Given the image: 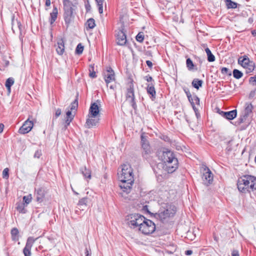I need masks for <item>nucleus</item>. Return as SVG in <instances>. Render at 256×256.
Here are the masks:
<instances>
[{
  "instance_id": "obj_12",
  "label": "nucleus",
  "mask_w": 256,
  "mask_h": 256,
  "mask_svg": "<svg viewBox=\"0 0 256 256\" xmlns=\"http://www.w3.org/2000/svg\"><path fill=\"white\" fill-rule=\"evenodd\" d=\"M187 96L188 98L189 102H190L191 105L196 113V115L198 117L199 114L198 112V108L196 106H200V99L196 96H194L192 97L190 94H187Z\"/></svg>"
},
{
  "instance_id": "obj_33",
  "label": "nucleus",
  "mask_w": 256,
  "mask_h": 256,
  "mask_svg": "<svg viewBox=\"0 0 256 256\" xmlns=\"http://www.w3.org/2000/svg\"><path fill=\"white\" fill-rule=\"evenodd\" d=\"M226 3L228 8H235L237 7V4L231 0H226Z\"/></svg>"
},
{
  "instance_id": "obj_60",
  "label": "nucleus",
  "mask_w": 256,
  "mask_h": 256,
  "mask_svg": "<svg viewBox=\"0 0 256 256\" xmlns=\"http://www.w3.org/2000/svg\"><path fill=\"white\" fill-rule=\"evenodd\" d=\"M144 208H147V206H146Z\"/></svg>"
},
{
  "instance_id": "obj_54",
  "label": "nucleus",
  "mask_w": 256,
  "mask_h": 256,
  "mask_svg": "<svg viewBox=\"0 0 256 256\" xmlns=\"http://www.w3.org/2000/svg\"><path fill=\"white\" fill-rule=\"evenodd\" d=\"M4 128V125L2 124H0V133H1L3 131Z\"/></svg>"
},
{
  "instance_id": "obj_38",
  "label": "nucleus",
  "mask_w": 256,
  "mask_h": 256,
  "mask_svg": "<svg viewBox=\"0 0 256 256\" xmlns=\"http://www.w3.org/2000/svg\"><path fill=\"white\" fill-rule=\"evenodd\" d=\"M24 204H19L17 207H16V210L20 212H21V213H24V214L26 212L25 208H24Z\"/></svg>"
},
{
  "instance_id": "obj_23",
  "label": "nucleus",
  "mask_w": 256,
  "mask_h": 256,
  "mask_svg": "<svg viewBox=\"0 0 256 256\" xmlns=\"http://www.w3.org/2000/svg\"><path fill=\"white\" fill-rule=\"evenodd\" d=\"M147 93L150 95V98L154 100L156 98V92L152 84H148L146 87Z\"/></svg>"
},
{
  "instance_id": "obj_41",
  "label": "nucleus",
  "mask_w": 256,
  "mask_h": 256,
  "mask_svg": "<svg viewBox=\"0 0 256 256\" xmlns=\"http://www.w3.org/2000/svg\"><path fill=\"white\" fill-rule=\"evenodd\" d=\"M144 39V34L142 32H139L136 36V40L138 42H143Z\"/></svg>"
},
{
  "instance_id": "obj_5",
  "label": "nucleus",
  "mask_w": 256,
  "mask_h": 256,
  "mask_svg": "<svg viewBox=\"0 0 256 256\" xmlns=\"http://www.w3.org/2000/svg\"><path fill=\"white\" fill-rule=\"evenodd\" d=\"M144 219V216L139 214H132L126 216V220L130 228L138 230Z\"/></svg>"
},
{
  "instance_id": "obj_42",
  "label": "nucleus",
  "mask_w": 256,
  "mask_h": 256,
  "mask_svg": "<svg viewBox=\"0 0 256 256\" xmlns=\"http://www.w3.org/2000/svg\"><path fill=\"white\" fill-rule=\"evenodd\" d=\"M8 168H6L2 172V176L4 178H8Z\"/></svg>"
},
{
  "instance_id": "obj_2",
  "label": "nucleus",
  "mask_w": 256,
  "mask_h": 256,
  "mask_svg": "<svg viewBox=\"0 0 256 256\" xmlns=\"http://www.w3.org/2000/svg\"><path fill=\"white\" fill-rule=\"evenodd\" d=\"M237 188L242 193L256 192V177L248 174L242 176L237 180Z\"/></svg>"
},
{
  "instance_id": "obj_48",
  "label": "nucleus",
  "mask_w": 256,
  "mask_h": 256,
  "mask_svg": "<svg viewBox=\"0 0 256 256\" xmlns=\"http://www.w3.org/2000/svg\"><path fill=\"white\" fill-rule=\"evenodd\" d=\"M232 256H239L238 251L237 250H234L232 254Z\"/></svg>"
},
{
  "instance_id": "obj_57",
  "label": "nucleus",
  "mask_w": 256,
  "mask_h": 256,
  "mask_svg": "<svg viewBox=\"0 0 256 256\" xmlns=\"http://www.w3.org/2000/svg\"><path fill=\"white\" fill-rule=\"evenodd\" d=\"M252 34L253 36H256V30H254L252 32Z\"/></svg>"
},
{
  "instance_id": "obj_56",
  "label": "nucleus",
  "mask_w": 256,
  "mask_h": 256,
  "mask_svg": "<svg viewBox=\"0 0 256 256\" xmlns=\"http://www.w3.org/2000/svg\"><path fill=\"white\" fill-rule=\"evenodd\" d=\"M248 22L251 24L253 22V18H250L248 20Z\"/></svg>"
},
{
  "instance_id": "obj_50",
  "label": "nucleus",
  "mask_w": 256,
  "mask_h": 256,
  "mask_svg": "<svg viewBox=\"0 0 256 256\" xmlns=\"http://www.w3.org/2000/svg\"><path fill=\"white\" fill-rule=\"evenodd\" d=\"M144 78L148 82H152L153 80L152 77L150 76H146Z\"/></svg>"
},
{
  "instance_id": "obj_46",
  "label": "nucleus",
  "mask_w": 256,
  "mask_h": 256,
  "mask_svg": "<svg viewBox=\"0 0 256 256\" xmlns=\"http://www.w3.org/2000/svg\"><path fill=\"white\" fill-rule=\"evenodd\" d=\"M85 254L86 256H91V250L90 248H86Z\"/></svg>"
},
{
  "instance_id": "obj_29",
  "label": "nucleus",
  "mask_w": 256,
  "mask_h": 256,
  "mask_svg": "<svg viewBox=\"0 0 256 256\" xmlns=\"http://www.w3.org/2000/svg\"><path fill=\"white\" fill-rule=\"evenodd\" d=\"M202 80L195 78L192 82V85L194 88L198 90L200 87L202 86Z\"/></svg>"
},
{
  "instance_id": "obj_3",
  "label": "nucleus",
  "mask_w": 256,
  "mask_h": 256,
  "mask_svg": "<svg viewBox=\"0 0 256 256\" xmlns=\"http://www.w3.org/2000/svg\"><path fill=\"white\" fill-rule=\"evenodd\" d=\"M162 160L164 164V168L168 173L174 172L178 168V160L171 150L163 152Z\"/></svg>"
},
{
  "instance_id": "obj_44",
  "label": "nucleus",
  "mask_w": 256,
  "mask_h": 256,
  "mask_svg": "<svg viewBox=\"0 0 256 256\" xmlns=\"http://www.w3.org/2000/svg\"><path fill=\"white\" fill-rule=\"evenodd\" d=\"M250 82L254 86H256V75L254 76L250 77Z\"/></svg>"
},
{
  "instance_id": "obj_49",
  "label": "nucleus",
  "mask_w": 256,
  "mask_h": 256,
  "mask_svg": "<svg viewBox=\"0 0 256 256\" xmlns=\"http://www.w3.org/2000/svg\"><path fill=\"white\" fill-rule=\"evenodd\" d=\"M61 114V110L60 109V108H58V110H56V118H58V116H59Z\"/></svg>"
},
{
  "instance_id": "obj_40",
  "label": "nucleus",
  "mask_w": 256,
  "mask_h": 256,
  "mask_svg": "<svg viewBox=\"0 0 256 256\" xmlns=\"http://www.w3.org/2000/svg\"><path fill=\"white\" fill-rule=\"evenodd\" d=\"M32 196L31 194H29L27 196H24L23 197V200L26 204H30L32 201Z\"/></svg>"
},
{
  "instance_id": "obj_15",
  "label": "nucleus",
  "mask_w": 256,
  "mask_h": 256,
  "mask_svg": "<svg viewBox=\"0 0 256 256\" xmlns=\"http://www.w3.org/2000/svg\"><path fill=\"white\" fill-rule=\"evenodd\" d=\"M34 126L32 121L28 119L22 124V126L19 129L18 132L22 134H25L28 133L31 130Z\"/></svg>"
},
{
  "instance_id": "obj_14",
  "label": "nucleus",
  "mask_w": 256,
  "mask_h": 256,
  "mask_svg": "<svg viewBox=\"0 0 256 256\" xmlns=\"http://www.w3.org/2000/svg\"><path fill=\"white\" fill-rule=\"evenodd\" d=\"M244 106H245V108H244V114L242 116H241L240 118V122H244L246 120V118L248 116H250V115L252 113L253 106L252 104L249 103V102H246Z\"/></svg>"
},
{
  "instance_id": "obj_21",
  "label": "nucleus",
  "mask_w": 256,
  "mask_h": 256,
  "mask_svg": "<svg viewBox=\"0 0 256 256\" xmlns=\"http://www.w3.org/2000/svg\"><path fill=\"white\" fill-rule=\"evenodd\" d=\"M35 191L36 201L40 202H42L45 196L46 192L44 190L41 188L36 190Z\"/></svg>"
},
{
  "instance_id": "obj_53",
  "label": "nucleus",
  "mask_w": 256,
  "mask_h": 256,
  "mask_svg": "<svg viewBox=\"0 0 256 256\" xmlns=\"http://www.w3.org/2000/svg\"><path fill=\"white\" fill-rule=\"evenodd\" d=\"M192 253V251L191 250H188L185 252V254L186 255H190Z\"/></svg>"
},
{
  "instance_id": "obj_45",
  "label": "nucleus",
  "mask_w": 256,
  "mask_h": 256,
  "mask_svg": "<svg viewBox=\"0 0 256 256\" xmlns=\"http://www.w3.org/2000/svg\"><path fill=\"white\" fill-rule=\"evenodd\" d=\"M42 156V152L40 150H36L34 154V158H40Z\"/></svg>"
},
{
  "instance_id": "obj_37",
  "label": "nucleus",
  "mask_w": 256,
  "mask_h": 256,
  "mask_svg": "<svg viewBox=\"0 0 256 256\" xmlns=\"http://www.w3.org/2000/svg\"><path fill=\"white\" fill-rule=\"evenodd\" d=\"M90 74L89 76L90 78H95L96 77V72L94 71V66L90 65L89 68Z\"/></svg>"
},
{
  "instance_id": "obj_47",
  "label": "nucleus",
  "mask_w": 256,
  "mask_h": 256,
  "mask_svg": "<svg viewBox=\"0 0 256 256\" xmlns=\"http://www.w3.org/2000/svg\"><path fill=\"white\" fill-rule=\"evenodd\" d=\"M221 72L224 74H228V69L226 68H222L221 70Z\"/></svg>"
},
{
  "instance_id": "obj_55",
  "label": "nucleus",
  "mask_w": 256,
  "mask_h": 256,
  "mask_svg": "<svg viewBox=\"0 0 256 256\" xmlns=\"http://www.w3.org/2000/svg\"><path fill=\"white\" fill-rule=\"evenodd\" d=\"M16 24H18V28L20 30V26H21V24H20V22H18V20H16Z\"/></svg>"
},
{
  "instance_id": "obj_27",
  "label": "nucleus",
  "mask_w": 256,
  "mask_h": 256,
  "mask_svg": "<svg viewBox=\"0 0 256 256\" xmlns=\"http://www.w3.org/2000/svg\"><path fill=\"white\" fill-rule=\"evenodd\" d=\"M80 170L85 178H87L89 179L91 178V172L90 170L87 169L86 166L82 168Z\"/></svg>"
},
{
  "instance_id": "obj_22",
  "label": "nucleus",
  "mask_w": 256,
  "mask_h": 256,
  "mask_svg": "<svg viewBox=\"0 0 256 256\" xmlns=\"http://www.w3.org/2000/svg\"><path fill=\"white\" fill-rule=\"evenodd\" d=\"M222 116L229 120H232L234 119L237 115V111L236 110H234L230 112H222Z\"/></svg>"
},
{
  "instance_id": "obj_36",
  "label": "nucleus",
  "mask_w": 256,
  "mask_h": 256,
  "mask_svg": "<svg viewBox=\"0 0 256 256\" xmlns=\"http://www.w3.org/2000/svg\"><path fill=\"white\" fill-rule=\"evenodd\" d=\"M233 76L234 78L239 79L242 76L243 74L239 70L234 69L233 70Z\"/></svg>"
},
{
  "instance_id": "obj_16",
  "label": "nucleus",
  "mask_w": 256,
  "mask_h": 256,
  "mask_svg": "<svg viewBox=\"0 0 256 256\" xmlns=\"http://www.w3.org/2000/svg\"><path fill=\"white\" fill-rule=\"evenodd\" d=\"M116 43L120 46L126 45L127 40L126 34L124 30V29L120 30L118 31L116 34Z\"/></svg>"
},
{
  "instance_id": "obj_17",
  "label": "nucleus",
  "mask_w": 256,
  "mask_h": 256,
  "mask_svg": "<svg viewBox=\"0 0 256 256\" xmlns=\"http://www.w3.org/2000/svg\"><path fill=\"white\" fill-rule=\"evenodd\" d=\"M90 117L99 116L100 114V106L97 102L92 103L89 109L88 114Z\"/></svg>"
},
{
  "instance_id": "obj_4",
  "label": "nucleus",
  "mask_w": 256,
  "mask_h": 256,
  "mask_svg": "<svg viewBox=\"0 0 256 256\" xmlns=\"http://www.w3.org/2000/svg\"><path fill=\"white\" fill-rule=\"evenodd\" d=\"M176 212V208L172 204H163L155 217L164 222L168 218L173 216Z\"/></svg>"
},
{
  "instance_id": "obj_18",
  "label": "nucleus",
  "mask_w": 256,
  "mask_h": 256,
  "mask_svg": "<svg viewBox=\"0 0 256 256\" xmlns=\"http://www.w3.org/2000/svg\"><path fill=\"white\" fill-rule=\"evenodd\" d=\"M204 171L205 172L203 174V181L205 184L208 185L211 184L213 180V174L210 170L207 167L204 168Z\"/></svg>"
},
{
  "instance_id": "obj_59",
  "label": "nucleus",
  "mask_w": 256,
  "mask_h": 256,
  "mask_svg": "<svg viewBox=\"0 0 256 256\" xmlns=\"http://www.w3.org/2000/svg\"><path fill=\"white\" fill-rule=\"evenodd\" d=\"M76 194H78V192H76L74 191L73 190H72Z\"/></svg>"
},
{
  "instance_id": "obj_51",
  "label": "nucleus",
  "mask_w": 256,
  "mask_h": 256,
  "mask_svg": "<svg viewBox=\"0 0 256 256\" xmlns=\"http://www.w3.org/2000/svg\"><path fill=\"white\" fill-rule=\"evenodd\" d=\"M146 64H147V66L150 68H152V62H150V60H146Z\"/></svg>"
},
{
  "instance_id": "obj_11",
  "label": "nucleus",
  "mask_w": 256,
  "mask_h": 256,
  "mask_svg": "<svg viewBox=\"0 0 256 256\" xmlns=\"http://www.w3.org/2000/svg\"><path fill=\"white\" fill-rule=\"evenodd\" d=\"M126 100L134 110L136 109V104L135 102L134 84L132 82L128 84L126 94Z\"/></svg>"
},
{
  "instance_id": "obj_39",
  "label": "nucleus",
  "mask_w": 256,
  "mask_h": 256,
  "mask_svg": "<svg viewBox=\"0 0 256 256\" xmlns=\"http://www.w3.org/2000/svg\"><path fill=\"white\" fill-rule=\"evenodd\" d=\"M84 46H82L81 44H78L76 49V53L78 54H82Z\"/></svg>"
},
{
  "instance_id": "obj_20",
  "label": "nucleus",
  "mask_w": 256,
  "mask_h": 256,
  "mask_svg": "<svg viewBox=\"0 0 256 256\" xmlns=\"http://www.w3.org/2000/svg\"><path fill=\"white\" fill-rule=\"evenodd\" d=\"M56 52L59 55H62L64 52V42L63 39L60 38L58 40L55 44Z\"/></svg>"
},
{
  "instance_id": "obj_7",
  "label": "nucleus",
  "mask_w": 256,
  "mask_h": 256,
  "mask_svg": "<svg viewBox=\"0 0 256 256\" xmlns=\"http://www.w3.org/2000/svg\"><path fill=\"white\" fill-rule=\"evenodd\" d=\"M138 230L144 234H149L155 231L156 226L153 222L144 217L143 222L140 224Z\"/></svg>"
},
{
  "instance_id": "obj_30",
  "label": "nucleus",
  "mask_w": 256,
  "mask_h": 256,
  "mask_svg": "<svg viewBox=\"0 0 256 256\" xmlns=\"http://www.w3.org/2000/svg\"><path fill=\"white\" fill-rule=\"evenodd\" d=\"M86 29H92L96 26L95 21L94 19L90 18H89L86 22Z\"/></svg>"
},
{
  "instance_id": "obj_35",
  "label": "nucleus",
  "mask_w": 256,
  "mask_h": 256,
  "mask_svg": "<svg viewBox=\"0 0 256 256\" xmlns=\"http://www.w3.org/2000/svg\"><path fill=\"white\" fill-rule=\"evenodd\" d=\"M186 64L188 69L189 70H192L194 68V64H193L192 61L191 60L190 58H188L186 60Z\"/></svg>"
},
{
  "instance_id": "obj_28",
  "label": "nucleus",
  "mask_w": 256,
  "mask_h": 256,
  "mask_svg": "<svg viewBox=\"0 0 256 256\" xmlns=\"http://www.w3.org/2000/svg\"><path fill=\"white\" fill-rule=\"evenodd\" d=\"M206 52L208 56V60L210 62H213L215 60V56L212 54L210 50L206 48L205 49Z\"/></svg>"
},
{
  "instance_id": "obj_6",
  "label": "nucleus",
  "mask_w": 256,
  "mask_h": 256,
  "mask_svg": "<svg viewBox=\"0 0 256 256\" xmlns=\"http://www.w3.org/2000/svg\"><path fill=\"white\" fill-rule=\"evenodd\" d=\"M64 17L66 24L68 25L72 20L74 9L73 4L70 0H63Z\"/></svg>"
},
{
  "instance_id": "obj_13",
  "label": "nucleus",
  "mask_w": 256,
  "mask_h": 256,
  "mask_svg": "<svg viewBox=\"0 0 256 256\" xmlns=\"http://www.w3.org/2000/svg\"><path fill=\"white\" fill-rule=\"evenodd\" d=\"M36 240L34 239L32 237L28 238L25 247L23 250V252L24 256H31V249L32 246Z\"/></svg>"
},
{
  "instance_id": "obj_58",
  "label": "nucleus",
  "mask_w": 256,
  "mask_h": 256,
  "mask_svg": "<svg viewBox=\"0 0 256 256\" xmlns=\"http://www.w3.org/2000/svg\"><path fill=\"white\" fill-rule=\"evenodd\" d=\"M14 22V20H12V30H14V24H13V22Z\"/></svg>"
},
{
  "instance_id": "obj_34",
  "label": "nucleus",
  "mask_w": 256,
  "mask_h": 256,
  "mask_svg": "<svg viewBox=\"0 0 256 256\" xmlns=\"http://www.w3.org/2000/svg\"><path fill=\"white\" fill-rule=\"evenodd\" d=\"M98 8V12L100 14L103 12V6L104 3V0H96Z\"/></svg>"
},
{
  "instance_id": "obj_52",
  "label": "nucleus",
  "mask_w": 256,
  "mask_h": 256,
  "mask_svg": "<svg viewBox=\"0 0 256 256\" xmlns=\"http://www.w3.org/2000/svg\"><path fill=\"white\" fill-rule=\"evenodd\" d=\"M51 2L50 0H46V6H49L50 5Z\"/></svg>"
},
{
  "instance_id": "obj_24",
  "label": "nucleus",
  "mask_w": 256,
  "mask_h": 256,
  "mask_svg": "<svg viewBox=\"0 0 256 256\" xmlns=\"http://www.w3.org/2000/svg\"><path fill=\"white\" fill-rule=\"evenodd\" d=\"M12 239L14 242H16L19 240V231L17 228H13L11 232Z\"/></svg>"
},
{
  "instance_id": "obj_26",
  "label": "nucleus",
  "mask_w": 256,
  "mask_h": 256,
  "mask_svg": "<svg viewBox=\"0 0 256 256\" xmlns=\"http://www.w3.org/2000/svg\"><path fill=\"white\" fill-rule=\"evenodd\" d=\"M66 128L68 126L70 125V122L74 118V116L72 114L71 110H68L66 113Z\"/></svg>"
},
{
  "instance_id": "obj_31",
  "label": "nucleus",
  "mask_w": 256,
  "mask_h": 256,
  "mask_svg": "<svg viewBox=\"0 0 256 256\" xmlns=\"http://www.w3.org/2000/svg\"><path fill=\"white\" fill-rule=\"evenodd\" d=\"M14 79L12 78H9L6 80L5 85L6 88L9 92L10 91V87L14 84Z\"/></svg>"
},
{
  "instance_id": "obj_25",
  "label": "nucleus",
  "mask_w": 256,
  "mask_h": 256,
  "mask_svg": "<svg viewBox=\"0 0 256 256\" xmlns=\"http://www.w3.org/2000/svg\"><path fill=\"white\" fill-rule=\"evenodd\" d=\"M50 22L51 24H53L56 20L58 16V9L56 7L54 8L52 12L50 13Z\"/></svg>"
},
{
  "instance_id": "obj_8",
  "label": "nucleus",
  "mask_w": 256,
  "mask_h": 256,
  "mask_svg": "<svg viewBox=\"0 0 256 256\" xmlns=\"http://www.w3.org/2000/svg\"><path fill=\"white\" fill-rule=\"evenodd\" d=\"M104 78L107 86H109L110 88L114 90L116 88L115 82L110 84L112 82H114L116 80L114 72L110 67H108L106 71L104 73Z\"/></svg>"
},
{
  "instance_id": "obj_1",
  "label": "nucleus",
  "mask_w": 256,
  "mask_h": 256,
  "mask_svg": "<svg viewBox=\"0 0 256 256\" xmlns=\"http://www.w3.org/2000/svg\"><path fill=\"white\" fill-rule=\"evenodd\" d=\"M118 174V178L120 181V187L122 190L120 194L122 196H124V192L128 194L130 192L134 181L132 170L130 165L128 164L122 165V171Z\"/></svg>"
},
{
  "instance_id": "obj_43",
  "label": "nucleus",
  "mask_w": 256,
  "mask_h": 256,
  "mask_svg": "<svg viewBox=\"0 0 256 256\" xmlns=\"http://www.w3.org/2000/svg\"><path fill=\"white\" fill-rule=\"evenodd\" d=\"M78 106V102L76 100H74L72 104H71V108L70 110H76V108Z\"/></svg>"
},
{
  "instance_id": "obj_32",
  "label": "nucleus",
  "mask_w": 256,
  "mask_h": 256,
  "mask_svg": "<svg viewBox=\"0 0 256 256\" xmlns=\"http://www.w3.org/2000/svg\"><path fill=\"white\" fill-rule=\"evenodd\" d=\"M88 202V198H83L80 199L78 203V206L80 208L86 206Z\"/></svg>"
},
{
  "instance_id": "obj_9",
  "label": "nucleus",
  "mask_w": 256,
  "mask_h": 256,
  "mask_svg": "<svg viewBox=\"0 0 256 256\" xmlns=\"http://www.w3.org/2000/svg\"><path fill=\"white\" fill-rule=\"evenodd\" d=\"M140 138L142 156L144 158L147 159L150 157V154H152V150L149 142L147 140V136L144 135V134L142 133L141 134Z\"/></svg>"
},
{
  "instance_id": "obj_10",
  "label": "nucleus",
  "mask_w": 256,
  "mask_h": 256,
  "mask_svg": "<svg viewBox=\"0 0 256 256\" xmlns=\"http://www.w3.org/2000/svg\"><path fill=\"white\" fill-rule=\"evenodd\" d=\"M238 63L246 70V73L252 72L255 68L254 63L252 61L250 60L246 56L239 58Z\"/></svg>"
},
{
  "instance_id": "obj_19",
  "label": "nucleus",
  "mask_w": 256,
  "mask_h": 256,
  "mask_svg": "<svg viewBox=\"0 0 256 256\" xmlns=\"http://www.w3.org/2000/svg\"><path fill=\"white\" fill-rule=\"evenodd\" d=\"M99 120V116L90 117V114H88L85 126L88 128H91L94 126H96L98 124Z\"/></svg>"
}]
</instances>
